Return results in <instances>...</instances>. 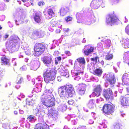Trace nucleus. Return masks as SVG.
Instances as JSON below:
<instances>
[{"instance_id":"1","label":"nucleus","mask_w":129,"mask_h":129,"mask_svg":"<svg viewBox=\"0 0 129 129\" xmlns=\"http://www.w3.org/2000/svg\"><path fill=\"white\" fill-rule=\"evenodd\" d=\"M58 93L61 98L67 99L74 95L75 92L72 85H66L58 88Z\"/></svg>"},{"instance_id":"2","label":"nucleus","mask_w":129,"mask_h":129,"mask_svg":"<svg viewBox=\"0 0 129 129\" xmlns=\"http://www.w3.org/2000/svg\"><path fill=\"white\" fill-rule=\"evenodd\" d=\"M20 40L17 36H11L6 44L7 48L12 52L17 51L20 47Z\"/></svg>"},{"instance_id":"3","label":"nucleus","mask_w":129,"mask_h":129,"mask_svg":"<svg viewBox=\"0 0 129 129\" xmlns=\"http://www.w3.org/2000/svg\"><path fill=\"white\" fill-rule=\"evenodd\" d=\"M34 114L36 116H39V121L41 122L36 124L35 129H49V126L45 123H44L43 119V116L46 113L45 112H41L39 109L37 108L33 111Z\"/></svg>"},{"instance_id":"4","label":"nucleus","mask_w":129,"mask_h":129,"mask_svg":"<svg viewBox=\"0 0 129 129\" xmlns=\"http://www.w3.org/2000/svg\"><path fill=\"white\" fill-rule=\"evenodd\" d=\"M83 12H88L87 16L83 19V22L86 24L90 25L95 22L96 19L94 13L91 9L88 8H83L82 9Z\"/></svg>"},{"instance_id":"5","label":"nucleus","mask_w":129,"mask_h":129,"mask_svg":"<svg viewBox=\"0 0 129 129\" xmlns=\"http://www.w3.org/2000/svg\"><path fill=\"white\" fill-rule=\"evenodd\" d=\"M55 71L52 70L49 68L44 72V80L45 82L48 83L51 81L55 79Z\"/></svg>"},{"instance_id":"6","label":"nucleus","mask_w":129,"mask_h":129,"mask_svg":"<svg viewBox=\"0 0 129 129\" xmlns=\"http://www.w3.org/2000/svg\"><path fill=\"white\" fill-rule=\"evenodd\" d=\"M85 64V61L83 57H80L75 61L74 64V69L77 70L81 69L83 70Z\"/></svg>"},{"instance_id":"7","label":"nucleus","mask_w":129,"mask_h":129,"mask_svg":"<svg viewBox=\"0 0 129 129\" xmlns=\"http://www.w3.org/2000/svg\"><path fill=\"white\" fill-rule=\"evenodd\" d=\"M119 22V21L118 19L114 15L109 14L106 17V23L109 25L112 26L114 24H117Z\"/></svg>"},{"instance_id":"8","label":"nucleus","mask_w":129,"mask_h":129,"mask_svg":"<svg viewBox=\"0 0 129 129\" xmlns=\"http://www.w3.org/2000/svg\"><path fill=\"white\" fill-rule=\"evenodd\" d=\"M100 6L102 8L105 6L103 0H92L90 5V7L93 9H98Z\"/></svg>"},{"instance_id":"9","label":"nucleus","mask_w":129,"mask_h":129,"mask_svg":"<svg viewBox=\"0 0 129 129\" xmlns=\"http://www.w3.org/2000/svg\"><path fill=\"white\" fill-rule=\"evenodd\" d=\"M35 55L39 56L43 53L45 50L44 45L40 43H37L34 47Z\"/></svg>"},{"instance_id":"10","label":"nucleus","mask_w":129,"mask_h":129,"mask_svg":"<svg viewBox=\"0 0 129 129\" xmlns=\"http://www.w3.org/2000/svg\"><path fill=\"white\" fill-rule=\"evenodd\" d=\"M44 64L48 67H51L53 64L52 56L50 55H46L41 58Z\"/></svg>"},{"instance_id":"11","label":"nucleus","mask_w":129,"mask_h":129,"mask_svg":"<svg viewBox=\"0 0 129 129\" xmlns=\"http://www.w3.org/2000/svg\"><path fill=\"white\" fill-rule=\"evenodd\" d=\"M53 91L52 88L50 89H46L44 90L41 97V100L45 99H50L52 98H54V96L52 94Z\"/></svg>"},{"instance_id":"12","label":"nucleus","mask_w":129,"mask_h":129,"mask_svg":"<svg viewBox=\"0 0 129 129\" xmlns=\"http://www.w3.org/2000/svg\"><path fill=\"white\" fill-rule=\"evenodd\" d=\"M114 106L106 104L104 105L103 107V111L105 113V115L111 114L114 111Z\"/></svg>"},{"instance_id":"13","label":"nucleus","mask_w":129,"mask_h":129,"mask_svg":"<svg viewBox=\"0 0 129 129\" xmlns=\"http://www.w3.org/2000/svg\"><path fill=\"white\" fill-rule=\"evenodd\" d=\"M103 95L107 100L113 99V98L112 91L111 89L109 88L107 89H104L103 90Z\"/></svg>"},{"instance_id":"14","label":"nucleus","mask_w":129,"mask_h":129,"mask_svg":"<svg viewBox=\"0 0 129 129\" xmlns=\"http://www.w3.org/2000/svg\"><path fill=\"white\" fill-rule=\"evenodd\" d=\"M38 58H36L32 60L31 61L29 66L31 70L36 71L40 66L39 61Z\"/></svg>"},{"instance_id":"15","label":"nucleus","mask_w":129,"mask_h":129,"mask_svg":"<svg viewBox=\"0 0 129 129\" xmlns=\"http://www.w3.org/2000/svg\"><path fill=\"white\" fill-rule=\"evenodd\" d=\"M103 77L105 80H107L111 84H114L115 81V77L114 74L110 73L108 74H106Z\"/></svg>"},{"instance_id":"16","label":"nucleus","mask_w":129,"mask_h":129,"mask_svg":"<svg viewBox=\"0 0 129 129\" xmlns=\"http://www.w3.org/2000/svg\"><path fill=\"white\" fill-rule=\"evenodd\" d=\"M41 101L42 103L47 108L52 107L55 105L54 98L41 100Z\"/></svg>"},{"instance_id":"17","label":"nucleus","mask_w":129,"mask_h":129,"mask_svg":"<svg viewBox=\"0 0 129 129\" xmlns=\"http://www.w3.org/2000/svg\"><path fill=\"white\" fill-rule=\"evenodd\" d=\"M121 105L123 106H129V95H126L124 96H121L120 98Z\"/></svg>"},{"instance_id":"18","label":"nucleus","mask_w":129,"mask_h":129,"mask_svg":"<svg viewBox=\"0 0 129 129\" xmlns=\"http://www.w3.org/2000/svg\"><path fill=\"white\" fill-rule=\"evenodd\" d=\"M84 48V53L86 55L91 53L94 50V47L90 44L85 46Z\"/></svg>"},{"instance_id":"19","label":"nucleus","mask_w":129,"mask_h":129,"mask_svg":"<svg viewBox=\"0 0 129 129\" xmlns=\"http://www.w3.org/2000/svg\"><path fill=\"white\" fill-rule=\"evenodd\" d=\"M121 43V46L123 48L125 49L129 48V38L122 39Z\"/></svg>"},{"instance_id":"20","label":"nucleus","mask_w":129,"mask_h":129,"mask_svg":"<svg viewBox=\"0 0 129 129\" xmlns=\"http://www.w3.org/2000/svg\"><path fill=\"white\" fill-rule=\"evenodd\" d=\"M122 80L123 85H129V74L124 73L122 76Z\"/></svg>"},{"instance_id":"21","label":"nucleus","mask_w":129,"mask_h":129,"mask_svg":"<svg viewBox=\"0 0 129 129\" xmlns=\"http://www.w3.org/2000/svg\"><path fill=\"white\" fill-rule=\"evenodd\" d=\"M49 117H51L53 120H56L58 117V115L57 114V112L55 110H53L51 113H49L48 114Z\"/></svg>"},{"instance_id":"22","label":"nucleus","mask_w":129,"mask_h":129,"mask_svg":"<svg viewBox=\"0 0 129 129\" xmlns=\"http://www.w3.org/2000/svg\"><path fill=\"white\" fill-rule=\"evenodd\" d=\"M86 85L85 84H80L79 85L78 90L80 94L82 95L85 93Z\"/></svg>"},{"instance_id":"23","label":"nucleus","mask_w":129,"mask_h":129,"mask_svg":"<svg viewBox=\"0 0 129 129\" xmlns=\"http://www.w3.org/2000/svg\"><path fill=\"white\" fill-rule=\"evenodd\" d=\"M47 13L46 15V18L49 19L55 16V13L52 9H48L47 11Z\"/></svg>"},{"instance_id":"24","label":"nucleus","mask_w":129,"mask_h":129,"mask_svg":"<svg viewBox=\"0 0 129 129\" xmlns=\"http://www.w3.org/2000/svg\"><path fill=\"white\" fill-rule=\"evenodd\" d=\"M74 70H72L71 73L72 76L73 77H75L76 76L80 75H82L83 74V70H77L74 69Z\"/></svg>"},{"instance_id":"25","label":"nucleus","mask_w":129,"mask_h":129,"mask_svg":"<svg viewBox=\"0 0 129 129\" xmlns=\"http://www.w3.org/2000/svg\"><path fill=\"white\" fill-rule=\"evenodd\" d=\"M21 18V16H19L17 15H16L14 18V20L15 23L17 25H18L20 23L24 22L23 18L22 17Z\"/></svg>"},{"instance_id":"26","label":"nucleus","mask_w":129,"mask_h":129,"mask_svg":"<svg viewBox=\"0 0 129 129\" xmlns=\"http://www.w3.org/2000/svg\"><path fill=\"white\" fill-rule=\"evenodd\" d=\"M61 68L62 70L61 71V75L62 76H64L66 77H69V74L68 71L62 66Z\"/></svg>"},{"instance_id":"27","label":"nucleus","mask_w":129,"mask_h":129,"mask_svg":"<svg viewBox=\"0 0 129 129\" xmlns=\"http://www.w3.org/2000/svg\"><path fill=\"white\" fill-rule=\"evenodd\" d=\"M69 9L68 7H61L60 10V15L62 16L65 15L69 11Z\"/></svg>"},{"instance_id":"28","label":"nucleus","mask_w":129,"mask_h":129,"mask_svg":"<svg viewBox=\"0 0 129 129\" xmlns=\"http://www.w3.org/2000/svg\"><path fill=\"white\" fill-rule=\"evenodd\" d=\"M1 62L4 65L10 66V59L8 58L6 56H4L1 58Z\"/></svg>"},{"instance_id":"29","label":"nucleus","mask_w":129,"mask_h":129,"mask_svg":"<svg viewBox=\"0 0 129 129\" xmlns=\"http://www.w3.org/2000/svg\"><path fill=\"white\" fill-rule=\"evenodd\" d=\"M23 49L26 54L29 55L30 54V48L27 44L25 43L23 46Z\"/></svg>"},{"instance_id":"30","label":"nucleus","mask_w":129,"mask_h":129,"mask_svg":"<svg viewBox=\"0 0 129 129\" xmlns=\"http://www.w3.org/2000/svg\"><path fill=\"white\" fill-rule=\"evenodd\" d=\"M102 42L104 44V48H108L111 45V42L110 40L109 39L105 40L104 39L103 41Z\"/></svg>"},{"instance_id":"31","label":"nucleus","mask_w":129,"mask_h":129,"mask_svg":"<svg viewBox=\"0 0 129 129\" xmlns=\"http://www.w3.org/2000/svg\"><path fill=\"white\" fill-rule=\"evenodd\" d=\"M101 91L100 85H98L94 88L93 92L96 95V96H98L100 95Z\"/></svg>"},{"instance_id":"32","label":"nucleus","mask_w":129,"mask_h":129,"mask_svg":"<svg viewBox=\"0 0 129 129\" xmlns=\"http://www.w3.org/2000/svg\"><path fill=\"white\" fill-rule=\"evenodd\" d=\"M82 15L81 13H78L76 14V18L78 20L77 22L79 23H80L82 22H83V20H82V19H83L82 17Z\"/></svg>"},{"instance_id":"33","label":"nucleus","mask_w":129,"mask_h":129,"mask_svg":"<svg viewBox=\"0 0 129 129\" xmlns=\"http://www.w3.org/2000/svg\"><path fill=\"white\" fill-rule=\"evenodd\" d=\"M45 34V32L43 31L40 30L37 31L35 33V35L39 38H41L43 37Z\"/></svg>"},{"instance_id":"34","label":"nucleus","mask_w":129,"mask_h":129,"mask_svg":"<svg viewBox=\"0 0 129 129\" xmlns=\"http://www.w3.org/2000/svg\"><path fill=\"white\" fill-rule=\"evenodd\" d=\"M129 61V51L124 52L123 54V61L127 62Z\"/></svg>"},{"instance_id":"35","label":"nucleus","mask_w":129,"mask_h":129,"mask_svg":"<svg viewBox=\"0 0 129 129\" xmlns=\"http://www.w3.org/2000/svg\"><path fill=\"white\" fill-rule=\"evenodd\" d=\"M103 71L101 68L96 69L94 72V74L96 75L100 76L102 73Z\"/></svg>"},{"instance_id":"36","label":"nucleus","mask_w":129,"mask_h":129,"mask_svg":"<svg viewBox=\"0 0 129 129\" xmlns=\"http://www.w3.org/2000/svg\"><path fill=\"white\" fill-rule=\"evenodd\" d=\"M34 18L35 21L36 22L39 23L40 22V16L39 14L35 13L34 15Z\"/></svg>"},{"instance_id":"37","label":"nucleus","mask_w":129,"mask_h":129,"mask_svg":"<svg viewBox=\"0 0 129 129\" xmlns=\"http://www.w3.org/2000/svg\"><path fill=\"white\" fill-rule=\"evenodd\" d=\"M26 102L27 105L29 106H32L35 103L36 101L34 100H33V99H32L31 100H30L29 99H27L26 100Z\"/></svg>"},{"instance_id":"38","label":"nucleus","mask_w":129,"mask_h":129,"mask_svg":"<svg viewBox=\"0 0 129 129\" xmlns=\"http://www.w3.org/2000/svg\"><path fill=\"white\" fill-rule=\"evenodd\" d=\"M94 106L93 100H89L87 104L88 107L90 109H92L94 108Z\"/></svg>"},{"instance_id":"39","label":"nucleus","mask_w":129,"mask_h":129,"mask_svg":"<svg viewBox=\"0 0 129 129\" xmlns=\"http://www.w3.org/2000/svg\"><path fill=\"white\" fill-rule=\"evenodd\" d=\"M27 119L29 122L31 123L34 122L36 120L35 116L33 115L29 116L27 118Z\"/></svg>"},{"instance_id":"40","label":"nucleus","mask_w":129,"mask_h":129,"mask_svg":"<svg viewBox=\"0 0 129 129\" xmlns=\"http://www.w3.org/2000/svg\"><path fill=\"white\" fill-rule=\"evenodd\" d=\"M67 106L65 104H63L60 105L58 107V108L59 110L62 111H64L67 109Z\"/></svg>"},{"instance_id":"41","label":"nucleus","mask_w":129,"mask_h":129,"mask_svg":"<svg viewBox=\"0 0 129 129\" xmlns=\"http://www.w3.org/2000/svg\"><path fill=\"white\" fill-rule=\"evenodd\" d=\"M41 87H39V86H37L36 87L34 88L33 90L32 91L31 93L33 94L34 93V92L38 93V92H40L41 90Z\"/></svg>"},{"instance_id":"42","label":"nucleus","mask_w":129,"mask_h":129,"mask_svg":"<svg viewBox=\"0 0 129 129\" xmlns=\"http://www.w3.org/2000/svg\"><path fill=\"white\" fill-rule=\"evenodd\" d=\"M103 43H102L101 42L97 44V48L98 50H102L104 48L103 45Z\"/></svg>"},{"instance_id":"43","label":"nucleus","mask_w":129,"mask_h":129,"mask_svg":"<svg viewBox=\"0 0 129 129\" xmlns=\"http://www.w3.org/2000/svg\"><path fill=\"white\" fill-rule=\"evenodd\" d=\"M113 57L112 54L109 53L106 56L105 59L106 60H110L112 59Z\"/></svg>"},{"instance_id":"44","label":"nucleus","mask_w":129,"mask_h":129,"mask_svg":"<svg viewBox=\"0 0 129 129\" xmlns=\"http://www.w3.org/2000/svg\"><path fill=\"white\" fill-rule=\"evenodd\" d=\"M6 6L4 3L0 4V10L4 11L6 9Z\"/></svg>"},{"instance_id":"45","label":"nucleus","mask_w":129,"mask_h":129,"mask_svg":"<svg viewBox=\"0 0 129 129\" xmlns=\"http://www.w3.org/2000/svg\"><path fill=\"white\" fill-rule=\"evenodd\" d=\"M23 79L22 77L20 76H19L17 78L16 83L18 84L21 83L23 81Z\"/></svg>"},{"instance_id":"46","label":"nucleus","mask_w":129,"mask_h":129,"mask_svg":"<svg viewBox=\"0 0 129 129\" xmlns=\"http://www.w3.org/2000/svg\"><path fill=\"white\" fill-rule=\"evenodd\" d=\"M87 68L90 71H93L94 69V65H92L91 64H88Z\"/></svg>"},{"instance_id":"47","label":"nucleus","mask_w":129,"mask_h":129,"mask_svg":"<svg viewBox=\"0 0 129 129\" xmlns=\"http://www.w3.org/2000/svg\"><path fill=\"white\" fill-rule=\"evenodd\" d=\"M91 60L92 61H93L94 63H96L99 61V58L98 57L96 56L94 57L91 58Z\"/></svg>"},{"instance_id":"48","label":"nucleus","mask_w":129,"mask_h":129,"mask_svg":"<svg viewBox=\"0 0 129 129\" xmlns=\"http://www.w3.org/2000/svg\"><path fill=\"white\" fill-rule=\"evenodd\" d=\"M3 126L6 129H10V124L9 123H5L3 124Z\"/></svg>"},{"instance_id":"49","label":"nucleus","mask_w":129,"mask_h":129,"mask_svg":"<svg viewBox=\"0 0 129 129\" xmlns=\"http://www.w3.org/2000/svg\"><path fill=\"white\" fill-rule=\"evenodd\" d=\"M73 115H68V117L69 118L70 117H71V118L70 119V120H72V124L73 125H75L76 124V121L75 119H72V117H73Z\"/></svg>"},{"instance_id":"50","label":"nucleus","mask_w":129,"mask_h":129,"mask_svg":"<svg viewBox=\"0 0 129 129\" xmlns=\"http://www.w3.org/2000/svg\"><path fill=\"white\" fill-rule=\"evenodd\" d=\"M57 21L54 20H52L51 21V24L53 27L56 26L57 25Z\"/></svg>"},{"instance_id":"51","label":"nucleus","mask_w":129,"mask_h":129,"mask_svg":"<svg viewBox=\"0 0 129 129\" xmlns=\"http://www.w3.org/2000/svg\"><path fill=\"white\" fill-rule=\"evenodd\" d=\"M72 17L70 16H68L65 18V20L67 22L69 21H71L72 20Z\"/></svg>"},{"instance_id":"52","label":"nucleus","mask_w":129,"mask_h":129,"mask_svg":"<svg viewBox=\"0 0 129 129\" xmlns=\"http://www.w3.org/2000/svg\"><path fill=\"white\" fill-rule=\"evenodd\" d=\"M125 30L126 33L129 35V24L126 27Z\"/></svg>"},{"instance_id":"53","label":"nucleus","mask_w":129,"mask_h":129,"mask_svg":"<svg viewBox=\"0 0 129 129\" xmlns=\"http://www.w3.org/2000/svg\"><path fill=\"white\" fill-rule=\"evenodd\" d=\"M103 100V98L100 97L97 98L96 100V102L97 103H99L100 102Z\"/></svg>"},{"instance_id":"54","label":"nucleus","mask_w":129,"mask_h":129,"mask_svg":"<svg viewBox=\"0 0 129 129\" xmlns=\"http://www.w3.org/2000/svg\"><path fill=\"white\" fill-rule=\"evenodd\" d=\"M68 103L69 105H73L74 104V101L73 100H70L68 101Z\"/></svg>"},{"instance_id":"55","label":"nucleus","mask_w":129,"mask_h":129,"mask_svg":"<svg viewBox=\"0 0 129 129\" xmlns=\"http://www.w3.org/2000/svg\"><path fill=\"white\" fill-rule=\"evenodd\" d=\"M120 126L119 124H117L114 125V129H119Z\"/></svg>"},{"instance_id":"56","label":"nucleus","mask_w":129,"mask_h":129,"mask_svg":"<svg viewBox=\"0 0 129 129\" xmlns=\"http://www.w3.org/2000/svg\"><path fill=\"white\" fill-rule=\"evenodd\" d=\"M77 129H88L86 126H79Z\"/></svg>"},{"instance_id":"57","label":"nucleus","mask_w":129,"mask_h":129,"mask_svg":"<svg viewBox=\"0 0 129 129\" xmlns=\"http://www.w3.org/2000/svg\"><path fill=\"white\" fill-rule=\"evenodd\" d=\"M38 83H37L36 84L37 86H39V87H42V83L43 81H41V82H40V80L38 81Z\"/></svg>"},{"instance_id":"58","label":"nucleus","mask_w":129,"mask_h":129,"mask_svg":"<svg viewBox=\"0 0 129 129\" xmlns=\"http://www.w3.org/2000/svg\"><path fill=\"white\" fill-rule=\"evenodd\" d=\"M120 0H111L112 4H116L118 3Z\"/></svg>"},{"instance_id":"59","label":"nucleus","mask_w":129,"mask_h":129,"mask_svg":"<svg viewBox=\"0 0 129 129\" xmlns=\"http://www.w3.org/2000/svg\"><path fill=\"white\" fill-rule=\"evenodd\" d=\"M27 68V67L25 66H23L20 69L22 71H25L26 70Z\"/></svg>"},{"instance_id":"60","label":"nucleus","mask_w":129,"mask_h":129,"mask_svg":"<svg viewBox=\"0 0 129 129\" xmlns=\"http://www.w3.org/2000/svg\"><path fill=\"white\" fill-rule=\"evenodd\" d=\"M36 80L38 81L40 80V82H41V81H43V78L41 76H39L38 77Z\"/></svg>"},{"instance_id":"61","label":"nucleus","mask_w":129,"mask_h":129,"mask_svg":"<svg viewBox=\"0 0 129 129\" xmlns=\"http://www.w3.org/2000/svg\"><path fill=\"white\" fill-rule=\"evenodd\" d=\"M38 5L40 6H42L45 4L44 3L43 1L39 2L38 3Z\"/></svg>"},{"instance_id":"62","label":"nucleus","mask_w":129,"mask_h":129,"mask_svg":"<svg viewBox=\"0 0 129 129\" xmlns=\"http://www.w3.org/2000/svg\"><path fill=\"white\" fill-rule=\"evenodd\" d=\"M5 17L4 15H2L0 16V20L1 21H3L5 19Z\"/></svg>"},{"instance_id":"63","label":"nucleus","mask_w":129,"mask_h":129,"mask_svg":"<svg viewBox=\"0 0 129 129\" xmlns=\"http://www.w3.org/2000/svg\"><path fill=\"white\" fill-rule=\"evenodd\" d=\"M78 75L77 76H76V77H75L74 79L75 80L77 81H79V80L80 79V77Z\"/></svg>"},{"instance_id":"64","label":"nucleus","mask_w":129,"mask_h":129,"mask_svg":"<svg viewBox=\"0 0 129 129\" xmlns=\"http://www.w3.org/2000/svg\"><path fill=\"white\" fill-rule=\"evenodd\" d=\"M19 98L18 97H17V98L19 100H21L20 98H24L25 97V96L22 94L21 93L20 95L19 96Z\"/></svg>"}]
</instances>
